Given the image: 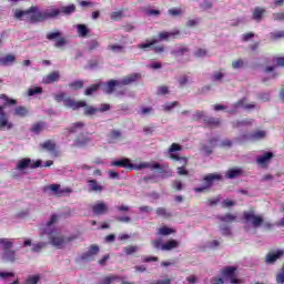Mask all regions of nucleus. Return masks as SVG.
Masks as SVG:
<instances>
[{"instance_id": "nucleus-27", "label": "nucleus", "mask_w": 284, "mask_h": 284, "mask_svg": "<svg viewBox=\"0 0 284 284\" xmlns=\"http://www.w3.org/2000/svg\"><path fill=\"white\" fill-rule=\"evenodd\" d=\"M265 12H267V10H265L264 8L256 7V8L253 10L252 19H253L254 21L261 22V21L263 20V14H265Z\"/></svg>"}, {"instance_id": "nucleus-51", "label": "nucleus", "mask_w": 284, "mask_h": 284, "mask_svg": "<svg viewBox=\"0 0 284 284\" xmlns=\"http://www.w3.org/2000/svg\"><path fill=\"white\" fill-rule=\"evenodd\" d=\"M136 252H139V246L129 245V246L124 247V253L126 254V256H130Z\"/></svg>"}, {"instance_id": "nucleus-8", "label": "nucleus", "mask_w": 284, "mask_h": 284, "mask_svg": "<svg viewBox=\"0 0 284 284\" xmlns=\"http://www.w3.org/2000/svg\"><path fill=\"white\" fill-rule=\"evenodd\" d=\"M48 41H55L54 48H63V45H68V39L63 37V33L59 30L47 33Z\"/></svg>"}, {"instance_id": "nucleus-53", "label": "nucleus", "mask_w": 284, "mask_h": 284, "mask_svg": "<svg viewBox=\"0 0 284 284\" xmlns=\"http://www.w3.org/2000/svg\"><path fill=\"white\" fill-rule=\"evenodd\" d=\"M205 111H195L194 112V114H193V116H192V119H193V121H201V119H205Z\"/></svg>"}, {"instance_id": "nucleus-3", "label": "nucleus", "mask_w": 284, "mask_h": 284, "mask_svg": "<svg viewBox=\"0 0 284 284\" xmlns=\"http://www.w3.org/2000/svg\"><path fill=\"white\" fill-rule=\"evenodd\" d=\"M179 34H181V31H179V30L162 31V32H159L158 39H152L151 41H149L146 43L138 44V48L140 50H144V52H148L151 48V50H153V52H155V54H161L162 52H165V45H163V44L156 45V43H159L160 41H170V39H176V37H179Z\"/></svg>"}, {"instance_id": "nucleus-56", "label": "nucleus", "mask_w": 284, "mask_h": 284, "mask_svg": "<svg viewBox=\"0 0 284 284\" xmlns=\"http://www.w3.org/2000/svg\"><path fill=\"white\" fill-rule=\"evenodd\" d=\"M39 281H41V276L39 275H32L27 278L26 284H38Z\"/></svg>"}, {"instance_id": "nucleus-15", "label": "nucleus", "mask_w": 284, "mask_h": 284, "mask_svg": "<svg viewBox=\"0 0 284 284\" xmlns=\"http://www.w3.org/2000/svg\"><path fill=\"white\" fill-rule=\"evenodd\" d=\"M99 245L92 244L87 252L81 255V261H93L94 256L99 254Z\"/></svg>"}, {"instance_id": "nucleus-39", "label": "nucleus", "mask_w": 284, "mask_h": 284, "mask_svg": "<svg viewBox=\"0 0 284 284\" xmlns=\"http://www.w3.org/2000/svg\"><path fill=\"white\" fill-rule=\"evenodd\" d=\"M99 88H101V84H92V85H90L84 91L85 97H91V94H94V92L99 91Z\"/></svg>"}, {"instance_id": "nucleus-34", "label": "nucleus", "mask_w": 284, "mask_h": 284, "mask_svg": "<svg viewBox=\"0 0 284 284\" xmlns=\"http://www.w3.org/2000/svg\"><path fill=\"white\" fill-rule=\"evenodd\" d=\"M74 143L77 148H83V145H88V143H90V138L80 135L75 139Z\"/></svg>"}, {"instance_id": "nucleus-10", "label": "nucleus", "mask_w": 284, "mask_h": 284, "mask_svg": "<svg viewBox=\"0 0 284 284\" xmlns=\"http://www.w3.org/2000/svg\"><path fill=\"white\" fill-rule=\"evenodd\" d=\"M169 159H171L172 161H179L182 164V166L178 168V174L180 176H187V174H190V172L185 170V168L187 166V158L180 156L179 154H171Z\"/></svg>"}, {"instance_id": "nucleus-2", "label": "nucleus", "mask_w": 284, "mask_h": 284, "mask_svg": "<svg viewBox=\"0 0 284 284\" xmlns=\"http://www.w3.org/2000/svg\"><path fill=\"white\" fill-rule=\"evenodd\" d=\"M54 101H57V103L63 102L64 108H67L68 110L77 111V110H81V108H85L84 109L85 116H92L97 112H99V108L88 106V103H85V101L83 100L75 101L70 97H65V92H60L55 94Z\"/></svg>"}, {"instance_id": "nucleus-18", "label": "nucleus", "mask_w": 284, "mask_h": 284, "mask_svg": "<svg viewBox=\"0 0 284 284\" xmlns=\"http://www.w3.org/2000/svg\"><path fill=\"white\" fill-rule=\"evenodd\" d=\"M111 165L113 168H124L125 170H130V171L134 170V164L128 158H124L122 160H115L111 162Z\"/></svg>"}, {"instance_id": "nucleus-58", "label": "nucleus", "mask_w": 284, "mask_h": 284, "mask_svg": "<svg viewBox=\"0 0 284 284\" xmlns=\"http://www.w3.org/2000/svg\"><path fill=\"white\" fill-rule=\"evenodd\" d=\"M0 99L2 100V101H6L7 103H8V105H17V100H14V99H10V98H8V95H6V94H0Z\"/></svg>"}, {"instance_id": "nucleus-26", "label": "nucleus", "mask_w": 284, "mask_h": 284, "mask_svg": "<svg viewBox=\"0 0 284 284\" xmlns=\"http://www.w3.org/2000/svg\"><path fill=\"white\" fill-rule=\"evenodd\" d=\"M190 53V49L187 45L185 44H181L179 48L174 49L171 54H173V57H184V54Z\"/></svg>"}, {"instance_id": "nucleus-60", "label": "nucleus", "mask_w": 284, "mask_h": 284, "mask_svg": "<svg viewBox=\"0 0 284 284\" xmlns=\"http://www.w3.org/2000/svg\"><path fill=\"white\" fill-rule=\"evenodd\" d=\"M97 48H99V41L91 40L88 47L89 52H92V50H97Z\"/></svg>"}, {"instance_id": "nucleus-17", "label": "nucleus", "mask_w": 284, "mask_h": 284, "mask_svg": "<svg viewBox=\"0 0 284 284\" xmlns=\"http://www.w3.org/2000/svg\"><path fill=\"white\" fill-rule=\"evenodd\" d=\"M223 176L219 173H210L203 178V183L210 190L214 185V181H222Z\"/></svg>"}, {"instance_id": "nucleus-63", "label": "nucleus", "mask_w": 284, "mask_h": 284, "mask_svg": "<svg viewBox=\"0 0 284 284\" xmlns=\"http://www.w3.org/2000/svg\"><path fill=\"white\" fill-rule=\"evenodd\" d=\"M150 284H172V278H164L151 282Z\"/></svg>"}, {"instance_id": "nucleus-37", "label": "nucleus", "mask_w": 284, "mask_h": 284, "mask_svg": "<svg viewBox=\"0 0 284 284\" xmlns=\"http://www.w3.org/2000/svg\"><path fill=\"white\" fill-rule=\"evenodd\" d=\"M265 136H266L265 131H261V130L254 131L251 134L252 141H261V139H265Z\"/></svg>"}, {"instance_id": "nucleus-54", "label": "nucleus", "mask_w": 284, "mask_h": 284, "mask_svg": "<svg viewBox=\"0 0 284 284\" xmlns=\"http://www.w3.org/2000/svg\"><path fill=\"white\" fill-rule=\"evenodd\" d=\"M273 63H275V68H284V57H274Z\"/></svg>"}, {"instance_id": "nucleus-21", "label": "nucleus", "mask_w": 284, "mask_h": 284, "mask_svg": "<svg viewBox=\"0 0 284 284\" xmlns=\"http://www.w3.org/2000/svg\"><path fill=\"white\" fill-rule=\"evenodd\" d=\"M59 79H61V73L59 71H53L49 74H47L43 78V83H45L47 85H50V83H57V81H59Z\"/></svg>"}, {"instance_id": "nucleus-40", "label": "nucleus", "mask_w": 284, "mask_h": 284, "mask_svg": "<svg viewBox=\"0 0 284 284\" xmlns=\"http://www.w3.org/2000/svg\"><path fill=\"white\" fill-rule=\"evenodd\" d=\"M40 148H42V150H48V152H51V150H54V148H57V144L51 140H47L44 143L40 144Z\"/></svg>"}, {"instance_id": "nucleus-48", "label": "nucleus", "mask_w": 284, "mask_h": 284, "mask_svg": "<svg viewBox=\"0 0 284 284\" xmlns=\"http://www.w3.org/2000/svg\"><path fill=\"white\" fill-rule=\"evenodd\" d=\"M176 105H179V101H174V102H169L164 105H162L164 112H172V110H174V108H176Z\"/></svg>"}, {"instance_id": "nucleus-12", "label": "nucleus", "mask_w": 284, "mask_h": 284, "mask_svg": "<svg viewBox=\"0 0 284 284\" xmlns=\"http://www.w3.org/2000/svg\"><path fill=\"white\" fill-rule=\"evenodd\" d=\"M43 192H53L55 196H63V194H70V189H61V184H50L43 187Z\"/></svg>"}, {"instance_id": "nucleus-16", "label": "nucleus", "mask_w": 284, "mask_h": 284, "mask_svg": "<svg viewBox=\"0 0 284 284\" xmlns=\"http://www.w3.org/2000/svg\"><path fill=\"white\" fill-rule=\"evenodd\" d=\"M272 159H274V153L265 152L263 155L256 158V163L262 168H267L272 163Z\"/></svg>"}, {"instance_id": "nucleus-20", "label": "nucleus", "mask_w": 284, "mask_h": 284, "mask_svg": "<svg viewBox=\"0 0 284 284\" xmlns=\"http://www.w3.org/2000/svg\"><path fill=\"white\" fill-rule=\"evenodd\" d=\"M284 255L283 250H277L276 252H271L265 257V263L268 265H272L273 263H276L278 258H281Z\"/></svg>"}, {"instance_id": "nucleus-35", "label": "nucleus", "mask_w": 284, "mask_h": 284, "mask_svg": "<svg viewBox=\"0 0 284 284\" xmlns=\"http://www.w3.org/2000/svg\"><path fill=\"white\" fill-rule=\"evenodd\" d=\"M243 174V170L241 169H230L226 173L227 179H237V176H241Z\"/></svg>"}, {"instance_id": "nucleus-5", "label": "nucleus", "mask_w": 284, "mask_h": 284, "mask_svg": "<svg viewBox=\"0 0 284 284\" xmlns=\"http://www.w3.org/2000/svg\"><path fill=\"white\" fill-rule=\"evenodd\" d=\"M49 241L53 247H57V250H63L65 247V243H72V241H77V235H70L68 237L63 235H51Z\"/></svg>"}, {"instance_id": "nucleus-41", "label": "nucleus", "mask_w": 284, "mask_h": 284, "mask_svg": "<svg viewBox=\"0 0 284 284\" xmlns=\"http://www.w3.org/2000/svg\"><path fill=\"white\" fill-rule=\"evenodd\" d=\"M48 246V242H39L37 244H33L31 252L39 253L43 250V247Z\"/></svg>"}, {"instance_id": "nucleus-50", "label": "nucleus", "mask_w": 284, "mask_h": 284, "mask_svg": "<svg viewBox=\"0 0 284 284\" xmlns=\"http://www.w3.org/2000/svg\"><path fill=\"white\" fill-rule=\"evenodd\" d=\"M43 128H44V123L43 122H38V123L32 125L31 132H34L36 134H39V132L43 131Z\"/></svg>"}, {"instance_id": "nucleus-24", "label": "nucleus", "mask_w": 284, "mask_h": 284, "mask_svg": "<svg viewBox=\"0 0 284 284\" xmlns=\"http://www.w3.org/2000/svg\"><path fill=\"white\" fill-rule=\"evenodd\" d=\"M89 192H98L101 194L103 192V185L99 184L97 180H88Z\"/></svg>"}, {"instance_id": "nucleus-57", "label": "nucleus", "mask_w": 284, "mask_h": 284, "mask_svg": "<svg viewBox=\"0 0 284 284\" xmlns=\"http://www.w3.org/2000/svg\"><path fill=\"white\" fill-rule=\"evenodd\" d=\"M194 57H196V59H203V57H207V51L205 49H197L194 52Z\"/></svg>"}, {"instance_id": "nucleus-29", "label": "nucleus", "mask_w": 284, "mask_h": 284, "mask_svg": "<svg viewBox=\"0 0 284 284\" xmlns=\"http://www.w3.org/2000/svg\"><path fill=\"white\" fill-rule=\"evenodd\" d=\"M247 101V98H242L237 102L234 103V108H244V110H254L256 105L254 104H245Z\"/></svg>"}, {"instance_id": "nucleus-19", "label": "nucleus", "mask_w": 284, "mask_h": 284, "mask_svg": "<svg viewBox=\"0 0 284 284\" xmlns=\"http://www.w3.org/2000/svg\"><path fill=\"white\" fill-rule=\"evenodd\" d=\"M121 139H123V133L119 130L113 129L106 134V140H108V143L110 144L119 143Z\"/></svg>"}, {"instance_id": "nucleus-49", "label": "nucleus", "mask_w": 284, "mask_h": 284, "mask_svg": "<svg viewBox=\"0 0 284 284\" xmlns=\"http://www.w3.org/2000/svg\"><path fill=\"white\" fill-rule=\"evenodd\" d=\"M108 50H110L111 52L121 53V52H123V50H125V48L121 44H110L108 47Z\"/></svg>"}, {"instance_id": "nucleus-11", "label": "nucleus", "mask_w": 284, "mask_h": 284, "mask_svg": "<svg viewBox=\"0 0 284 284\" xmlns=\"http://www.w3.org/2000/svg\"><path fill=\"white\" fill-rule=\"evenodd\" d=\"M42 163L43 162L41 160H38L32 164V160H30L29 158H24L18 162L17 170H27V168L36 170V168H41Z\"/></svg>"}, {"instance_id": "nucleus-23", "label": "nucleus", "mask_w": 284, "mask_h": 284, "mask_svg": "<svg viewBox=\"0 0 284 284\" xmlns=\"http://www.w3.org/2000/svg\"><path fill=\"white\" fill-rule=\"evenodd\" d=\"M139 79H141V74L133 73L124 77L120 83L121 85H130V83H134L135 81H139Z\"/></svg>"}, {"instance_id": "nucleus-7", "label": "nucleus", "mask_w": 284, "mask_h": 284, "mask_svg": "<svg viewBox=\"0 0 284 284\" xmlns=\"http://www.w3.org/2000/svg\"><path fill=\"white\" fill-rule=\"evenodd\" d=\"M150 168L151 170H160V174H168L170 172V165L168 164H159L158 162L150 165L149 162H142L138 165L134 164L133 170H145Z\"/></svg>"}, {"instance_id": "nucleus-6", "label": "nucleus", "mask_w": 284, "mask_h": 284, "mask_svg": "<svg viewBox=\"0 0 284 284\" xmlns=\"http://www.w3.org/2000/svg\"><path fill=\"white\" fill-rule=\"evenodd\" d=\"M239 268L236 266H225L222 271H221V274H222V277L224 281H229V283H232V284H241L242 281L239 280V277L236 276V271Z\"/></svg>"}, {"instance_id": "nucleus-4", "label": "nucleus", "mask_w": 284, "mask_h": 284, "mask_svg": "<svg viewBox=\"0 0 284 284\" xmlns=\"http://www.w3.org/2000/svg\"><path fill=\"white\" fill-rule=\"evenodd\" d=\"M0 246L3 247L2 258L9 263L17 261V252L12 250L14 243L8 239L0 237Z\"/></svg>"}, {"instance_id": "nucleus-61", "label": "nucleus", "mask_w": 284, "mask_h": 284, "mask_svg": "<svg viewBox=\"0 0 284 284\" xmlns=\"http://www.w3.org/2000/svg\"><path fill=\"white\" fill-rule=\"evenodd\" d=\"M12 277H14L13 272H0V278H2V281H6V278H12Z\"/></svg>"}, {"instance_id": "nucleus-44", "label": "nucleus", "mask_w": 284, "mask_h": 284, "mask_svg": "<svg viewBox=\"0 0 284 284\" xmlns=\"http://www.w3.org/2000/svg\"><path fill=\"white\" fill-rule=\"evenodd\" d=\"M68 85L71 90H81L83 88V80H75Z\"/></svg>"}, {"instance_id": "nucleus-25", "label": "nucleus", "mask_w": 284, "mask_h": 284, "mask_svg": "<svg viewBox=\"0 0 284 284\" xmlns=\"http://www.w3.org/2000/svg\"><path fill=\"white\" fill-rule=\"evenodd\" d=\"M204 124L207 125V128H219V125H221V119L206 115L204 118Z\"/></svg>"}, {"instance_id": "nucleus-38", "label": "nucleus", "mask_w": 284, "mask_h": 284, "mask_svg": "<svg viewBox=\"0 0 284 284\" xmlns=\"http://www.w3.org/2000/svg\"><path fill=\"white\" fill-rule=\"evenodd\" d=\"M121 278L119 275H108L98 284H112L114 281H119Z\"/></svg>"}, {"instance_id": "nucleus-47", "label": "nucleus", "mask_w": 284, "mask_h": 284, "mask_svg": "<svg viewBox=\"0 0 284 284\" xmlns=\"http://www.w3.org/2000/svg\"><path fill=\"white\" fill-rule=\"evenodd\" d=\"M111 20L112 21H120V19H123L124 17V13H123V10H120V11H113L111 14Z\"/></svg>"}, {"instance_id": "nucleus-46", "label": "nucleus", "mask_w": 284, "mask_h": 284, "mask_svg": "<svg viewBox=\"0 0 284 284\" xmlns=\"http://www.w3.org/2000/svg\"><path fill=\"white\" fill-rule=\"evenodd\" d=\"M17 61V58L12 54H7L4 58H2L1 63L2 65H8L9 63H14Z\"/></svg>"}, {"instance_id": "nucleus-64", "label": "nucleus", "mask_w": 284, "mask_h": 284, "mask_svg": "<svg viewBox=\"0 0 284 284\" xmlns=\"http://www.w3.org/2000/svg\"><path fill=\"white\" fill-rule=\"evenodd\" d=\"M225 280L223 278V277H213L212 280H211V283L212 284H225Z\"/></svg>"}, {"instance_id": "nucleus-13", "label": "nucleus", "mask_w": 284, "mask_h": 284, "mask_svg": "<svg viewBox=\"0 0 284 284\" xmlns=\"http://www.w3.org/2000/svg\"><path fill=\"white\" fill-rule=\"evenodd\" d=\"M92 214L94 216H103L110 212V207H108V204L105 202H97L91 206Z\"/></svg>"}, {"instance_id": "nucleus-43", "label": "nucleus", "mask_w": 284, "mask_h": 284, "mask_svg": "<svg viewBox=\"0 0 284 284\" xmlns=\"http://www.w3.org/2000/svg\"><path fill=\"white\" fill-rule=\"evenodd\" d=\"M159 234L161 236H170V234H174V230L168 226H162L159 229Z\"/></svg>"}, {"instance_id": "nucleus-33", "label": "nucleus", "mask_w": 284, "mask_h": 284, "mask_svg": "<svg viewBox=\"0 0 284 284\" xmlns=\"http://www.w3.org/2000/svg\"><path fill=\"white\" fill-rule=\"evenodd\" d=\"M85 124L83 122H75L70 128L65 129V132L69 134H74L78 132V130H81V128H84Z\"/></svg>"}, {"instance_id": "nucleus-30", "label": "nucleus", "mask_w": 284, "mask_h": 284, "mask_svg": "<svg viewBox=\"0 0 284 284\" xmlns=\"http://www.w3.org/2000/svg\"><path fill=\"white\" fill-rule=\"evenodd\" d=\"M217 219L221 223H234V221H236V215L226 213L225 215H219Z\"/></svg>"}, {"instance_id": "nucleus-36", "label": "nucleus", "mask_w": 284, "mask_h": 284, "mask_svg": "<svg viewBox=\"0 0 284 284\" xmlns=\"http://www.w3.org/2000/svg\"><path fill=\"white\" fill-rule=\"evenodd\" d=\"M28 113H29V110L26 106H17L13 112L14 116H21V118L28 116Z\"/></svg>"}, {"instance_id": "nucleus-62", "label": "nucleus", "mask_w": 284, "mask_h": 284, "mask_svg": "<svg viewBox=\"0 0 284 284\" xmlns=\"http://www.w3.org/2000/svg\"><path fill=\"white\" fill-rule=\"evenodd\" d=\"M173 190L181 192L183 190V183L179 180L173 181Z\"/></svg>"}, {"instance_id": "nucleus-14", "label": "nucleus", "mask_w": 284, "mask_h": 284, "mask_svg": "<svg viewBox=\"0 0 284 284\" xmlns=\"http://www.w3.org/2000/svg\"><path fill=\"white\" fill-rule=\"evenodd\" d=\"M6 106L0 105V130H12L14 123L8 120V115L3 112Z\"/></svg>"}, {"instance_id": "nucleus-45", "label": "nucleus", "mask_w": 284, "mask_h": 284, "mask_svg": "<svg viewBox=\"0 0 284 284\" xmlns=\"http://www.w3.org/2000/svg\"><path fill=\"white\" fill-rule=\"evenodd\" d=\"M43 93V88L41 87H34L28 89V97H34V94H42Z\"/></svg>"}, {"instance_id": "nucleus-9", "label": "nucleus", "mask_w": 284, "mask_h": 284, "mask_svg": "<svg viewBox=\"0 0 284 284\" xmlns=\"http://www.w3.org/2000/svg\"><path fill=\"white\" fill-rule=\"evenodd\" d=\"M243 219L245 223H251V225L255 229L263 225V216L255 215L254 211H244Z\"/></svg>"}, {"instance_id": "nucleus-31", "label": "nucleus", "mask_w": 284, "mask_h": 284, "mask_svg": "<svg viewBox=\"0 0 284 284\" xmlns=\"http://www.w3.org/2000/svg\"><path fill=\"white\" fill-rule=\"evenodd\" d=\"M77 30H78V36L81 37V39H85V37L90 34V29H88V26L85 24H78Z\"/></svg>"}, {"instance_id": "nucleus-52", "label": "nucleus", "mask_w": 284, "mask_h": 284, "mask_svg": "<svg viewBox=\"0 0 284 284\" xmlns=\"http://www.w3.org/2000/svg\"><path fill=\"white\" fill-rule=\"evenodd\" d=\"M244 67H245V61H243V59H237L232 62L233 70H239Z\"/></svg>"}, {"instance_id": "nucleus-32", "label": "nucleus", "mask_w": 284, "mask_h": 284, "mask_svg": "<svg viewBox=\"0 0 284 284\" xmlns=\"http://www.w3.org/2000/svg\"><path fill=\"white\" fill-rule=\"evenodd\" d=\"M155 214L162 219H172V212L168 211L165 207H158Z\"/></svg>"}, {"instance_id": "nucleus-22", "label": "nucleus", "mask_w": 284, "mask_h": 284, "mask_svg": "<svg viewBox=\"0 0 284 284\" xmlns=\"http://www.w3.org/2000/svg\"><path fill=\"white\" fill-rule=\"evenodd\" d=\"M119 87H121V81L110 80L105 85L104 92L106 94H112V92H114L115 88H119Z\"/></svg>"}, {"instance_id": "nucleus-28", "label": "nucleus", "mask_w": 284, "mask_h": 284, "mask_svg": "<svg viewBox=\"0 0 284 284\" xmlns=\"http://www.w3.org/2000/svg\"><path fill=\"white\" fill-rule=\"evenodd\" d=\"M179 247V241L169 240L166 243L162 244L163 252H170L171 250H176Z\"/></svg>"}, {"instance_id": "nucleus-59", "label": "nucleus", "mask_w": 284, "mask_h": 284, "mask_svg": "<svg viewBox=\"0 0 284 284\" xmlns=\"http://www.w3.org/2000/svg\"><path fill=\"white\" fill-rule=\"evenodd\" d=\"M255 34L254 32H247L242 34V41L243 43H247V41H251V39H254Z\"/></svg>"}, {"instance_id": "nucleus-1", "label": "nucleus", "mask_w": 284, "mask_h": 284, "mask_svg": "<svg viewBox=\"0 0 284 284\" xmlns=\"http://www.w3.org/2000/svg\"><path fill=\"white\" fill-rule=\"evenodd\" d=\"M77 10V7L74 4L62 7V10L51 8L47 9L44 11H41L39 7L31 6L27 10L17 9L14 11V17L18 19V21H23V17L27 18V21L29 23H43V21H48V19H57L61 14H72Z\"/></svg>"}, {"instance_id": "nucleus-42", "label": "nucleus", "mask_w": 284, "mask_h": 284, "mask_svg": "<svg viewBox=\"0 0 284 284\" xmlns=\"http://www.w3.org/2000/svg\"><path fill=\"white\" fill-rule=\"evenodd\" d=\"M181 150H183V146L179 143H172L171 146L169 148L168 152L170 154V156H172V154H174V152H181Z\"/></svg>"}, {"instance_id": "nucleus-55", "label": "nucleus", "mask_w": 284, "mask_h": 284, "mask_svg": "<svg viewBox=\"0 0 284 284\" xmlns=\"http://www.w3.org/2000/svg\"><path fill=\"white\" fill-rule=\"evenodd\" d=\"M270 37H271L272 41H277V39L284 38V31L271 32Z\"/></svg>"}]
</instances>
